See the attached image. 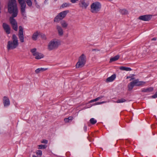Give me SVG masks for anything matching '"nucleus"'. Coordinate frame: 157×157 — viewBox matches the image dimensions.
<instances>
[{
	"instance_id": "1",
	"label": "nucleus",
	"mask_w": 157,
	"mask_h": 157,
	"mask_svg": "<svg viewBox=\"0 0 157 157\" xmlns=\"http://www.w3.org/2000/svg\"><path fill=\"white\" fill-rule=\"evenodd\" d=\"M8 11L10 14H12L13 17H17L18 10L16 0L10 1L8 5Z\"/></svg>"
},
{
	"instance_id": "2",
	"label": "nucleus",
	"mask_w": 157,
	"mask_h": 157,
	"mask_svg": "<svg viewBox=\"0 0 157 157\" xmlns=\"http://www.w3.org/2000/svg\"><path fill=\"white\" fill-rule=\"evenodd\" d=\"M19 44L18 38L15 34H13L12 36V40L8 42L7 48L8 50H13L17 48Z\"/></svg>"
},
{
	"instance_id": "3",
	"label": "nucleus",
	"mask_w": 157,
	"mask_h": 157,
	"mask_svg": "<svg viewBox=\"0 0 157 157\" xmlns=\"http://www.w3.org/2000/svg\"><path fill=\"white\" fill-rule=\"evenodd\" d=\"M61 45L60 41L57 39H54L51 40L48 43L47 49L49 51L57 49Z\"/></svg>"
},
{
	"instance_id": "4",
	"label": "nucleus",
	"mask_w": 157,
	"mask_h": 157,
	"mask_svg": "<svg viewBox=\"0 0 157 157\" xmlns=\"http://www.w3.org/2000/svg\"><path fill=\"white\" fill-rule=\"evenodd\" d=\"M69 12V11L68 10L63 11L60 12L55 17L54 21L58 23L59 21L64 18Z\"/></svg>"
},
{
	"instance_id": "5",
	"label": "nucleus",
	"mask_w": 157,
	"mask_h": 157,
	"mask_svg": "<svg viewBox=\"0 0 157 157\" xmlns=\"http://www.w3.org/2000/svg\"><path fill=\"white\" fill-rule=\"evenodd\" d=\"M86 62V56L84 54H82L79 58L78 61L76 65V68H79L83 67Z\"/></svg>"
},
{
	"instance_id": "6",
	"label": "nucleus",
	"mask_w": 157,
	"mask_h": 157,
	"mask_svg": "<svg viewBox=\"0 0 157 157\" xmlns=\"http://www.w3.org/2000/svg\"><path fill=\"white\" fill-rule=\"evenodd\" d=\"M90 7L91 11L93 13H97L100 10L101 5L99 2H95L91 5Z\"/></svg>"
},
{
	"instance_id": "7",
	"label": "nucleus",
	"mask_w": 157,
	"mask_h": 157,
	"mask_svg": "<svg viewBox=\"0 0 157 157\" xmlns=\"http://www.w3.org/2000/svg\"><path fill=\"white\" fill-rule=\"evenodd\" d=\"M31 52L33 55L35 56L36 59H39L43 58L44 56V55L40 53L36 52V49L34 48L31 50Z\"/></svg>"
},
{
	"instance_id": "8",
	"label": "nucleus",
	"mask_w": 157,
	"mask_h": 157,
	"mask_svg": "<svg viewBox=\"0 0 157 157\" xmlns=\"http://www.w3.org/2000/svg\"><path fill=\"white\" fill-rule=\"evenodd\" d=\"M18 1L20 6L21 12L22 15H24L25 13L26 4L24 0H18Z\"/></svg>"
},
{
	"instance_id": "9",
	"label": "nucleus",
	"mask_w": 157,
	"mask_h": 157,
	"mask_svg": "<svg viewBox=\"0 0 157 157\" xmlns=\"http://www.w3.org/2000/svg\"><path fill=\"white\" fill-rule=\"evenodd\" d=\"M13 17L12 16L10 17L9 21L13 28V29L15 31H17V22L16 21L14 17Z\"/></svg>"
},
{
	"instance_id": "10",
	"label": "nucleus",
	"mask_w": 157,
	"mask_h": 157,
	"mask_svg": "<svg viewBox=\"0 0 157 157\" xmlns=\"http://www.w3.org/2000/svg\"><path fill=\"white\" fill-rule=\"evenodd\" d=\"M112 115L110 114V119H109V129L110 131V136H112L113 132L114 130V125L113 124L112 120Z\"/></svg>"
},
{
	"instance_id": "11",
	"label": "nucleus",
	"mask_w": 157,
	"mask_h": 157,
	"mask_svg": "<svg viewBox=\"0 0 157 157\" xmlns=\"http://www.w3.org/2000/svg\"><path fill=\"white\" fill-rule=\"evenodd\" d=\"M18 36L20 42L21 43L24 42V37L23 35V29L22 27L20 26L19 27V31Z\"/></svg>"
},
{
	"instance_id": "12",
	"label": "nucleus",
	"mask_w": 157,
	"mask_h": 157,
	"mask_svg": "<svg viewBox=\"0 0 157 157\" xmlns=\"http://www.w3.org/2000/svg\"><path fill=\"white\" fill-rule=\"evenodd\" d=\"M152 15H146L140 16L138 19L140 20L144 21H148L150 20Z\"/></svg>"
},
{
	"instance_id": "13",
	"label": "nucleus",
	"mask_w": 157,
	"mask_h": 157,
	"mask_svg": "<svg viewBox=\"0 0 157 157\" xmlns=\"http://www.w3.org/2000/svg\"><path fill=\"white\" fill-rule=\"evenodd\" d=\"M2 27L5 31L7 34L10 33V28L9 25L6 23H3Z\"/></svg>"
},
{
	"instance_id": "14",
	"label": "nucleus",
	"mask_w": 157,
	"mask_h": 157,
	"mask_svg": "<svg viewBox=\"0 0 157 157\" xmlns=\"http://www.w3.org/2000/svg\"><path fill=\"white\" fill-rule=\"evenodd\" d=\"M56 29L59 36H62L63 35V31L62 27L59 25H56Z\"/></svg>"
},
{
	"instance_id": "15",
	"label": "nucleus",
	"mask_w": 157,
	"mask_h": 157,
	"mask_svg": "<svg viewBox=\"0 0 157 157\" xmlns=\"http://www.w3.org/2000/svg\"><path fill=\"white\" fill-rule=\"evenodd\" d=\"M3 103L4 107L9 106L10 104V101L9 99L6 96H4L3 98Z\"/></svg>"
},
{
	"instance_id": "16",
	"label": "nucleus",
	"mask_w": 157,
	"mask_h": 157,
	"mask_svg": "<svg viewBox=\"0 0 157 157\" xmlns=\"http://www.w3.org/2000/svg\"><path fill=\"white\" fill-rule=\"evenodd\" d=\"M135 85L136 86H140L144 85L145 82L143 81H140L139 79H135L133 81Z\"/></svg>"
},
{
	"instance_id": "17",
	"label": "nucleus",
	"mask_w": 157,
	"mask_h": 157,
	"mask_svg": "<svg viewBox=\"0 0 157 157\" xmlns=\"http://www.w3.org/2000/svg\"><path fill=\"white\" fill-rule=\"evenodd\" d=\"M79 5L82 8L86 9L88 6V4L86 2L85 0H81Z\"/></svg>"
},
{
	"instance_id": "18",
	"label": "nucleus",
	"mask_w": 157,
	"mask_h": 157,
	"mask_svg": "<svg viewBox=\"0 0 157 157\" xmlns=\"http://www.w3.org/2000/svg\"><path fill=\"white\" fill-rule=\"evenodd\" d=\"M40 34V32L39 31H36L32 35V38L34 40H37L38 36Z\"/></svg>"
},
{
	"instance_id": "19",
	"label": "nucleus",
	"mask_w": 157,
	"mask_h": 157,
	"mask_svg": "<svg viewBox=\"0 0 157 157\" xmlns=\"http://www.w3.org/2000/svg\"><path fill=\"white\" fill-rule=\"evenodd\" d=\"M47 69V68H37L35 71V73L37 74L39 73L43 72Z\"/></svg>"
},
{
	"instance_id": "20",
	"label": "nucleus",
	"mask_w": 157,
	"mask_h": 157,
	"mask_svg": "<svg viewBox=\"0 0 157 157\" xmlns=\"http://www.w3.org/2000/svg\"><path fill=\"white\" fill-rule=\"evenodd\" d=\"M60 24L62 27L64 28H66L68 26V24L64 20L61 21Z\"/></svg>"
},
{
	"instance_id": "21",
	"label": "nucleus",
	"mask_w": 157,
	"mask_h": 157,
	"mask_svg": "<svg viewBox=\"0 0 157 157\" xmlns=\"http://www.w3.org/2000/svg\"><path fill=\"white\" fill-rule=\"evenodd\" d=\"M120 58V56L117 55L114 57L110 59L109 62L111 63L115 61L118 60Z\"/></svg>"
},
{
	"instance_id": "22",
	"label": "nucleus",
	"mask_w": 157,
	"mask_h": 157,
	"mask_svg": "<svg viewBox=\"0 0 157 157\" xmlns=\"http://www.w3.org/2000/svg\"><path fill=\"white\" fill-rule=\"evenodd\" d=\"M134 85L135 84L133 81L130 82L128 85V90L129 91L133 89Z\"/></svg>"
},
{
	"instance_id": "23",
	"label": "nucleus",
	"mask_w": 157,
	"mask_h": 157,
	"mask_svg": "<svg viewBox=\"0 0 157 157\" xmlns=\"http://www.w3.org/2000/svg\"><path fill=\"white\" fill-rule=\"evenodd\" d=\"M153 90V88L151 87L148 88L143 89L142 90V92H152Z\"/></svg>"
},
{
	"instance_id": "24",
	"label": "nucleus",
	"mask_w": 157,
	"mask_h": 157,
	"mask_svg": "<svg viewBox=\"0 0 157 157\" xmlns=\"http://www.w3.org/2000/svg\"><path fill=\"white\" fill-rule=\"evenodd\" d=\"M116 78V75L115 74L109 77V82H112Z\"/></svg>"
},
{
	"instance_id": "25",
	"label": "nucleus",
	"mask_w": 157,
	"mask_h": 157,
	"mask_svg": "<svg viewBox=\"0 0 157 157\" xmlns=\"http://www.w3.org/2000/svg\"><path fill=\"white\" fill-rule=\"evenodd\" d=\"M120 69L121 70L125 71H131L132 69L129 67H120Z\"/></svg>"
},
{
	"instance_id": "26",
	"label": "nucleus",
	"mask_w": 157,
	"mask_h": 157,
	"mask_svg": "<svg viewBox=\"0 0 157 157\" xmlns=\"http://www.w3.org/2000/svg\"><path fill=\"white\" fill-rule=\"evenodd\" d=\"M71 6V4L68 3H63L60 6V8H63L67 7H69Z\"/></svg>"
},
{
	"instance_id": "27",
	"label": "nucleus",
	"mask_w": 157,
	"mask_h": 157,
	"mask_svg": "<svg viewBox=\"0 0 157 157\" xmlns=\"http://www.w3.org/2000/svg\"><path fill=\"white\" fill-rule=\"evenodd\" d=\"M120 12L122 15H126L128 14V11L126 9L121 10L120 11Z\"/></svg>"
},
{
	"instance_id": "28",
	"label": "nucleus",
	"mask_w": 157,
	"mask_h": 157,
	"mask_svg": "<svg viewBox=\"0 0 157 157\" xmlns=\"http://www.w3.org/2000/svg\"><path fill=\"white\" fill-rule=\"evenodd\" d=\"M90 121V123L92 124H94L97 123V121L94 118H91Z\"/></svg>"
},
{
	"instance_id": "29",
	"label": "nucleus",
	"mask_w": 157,
	"mask_h": 157,
	"mask_svg": "<svg viewBox=\"0 0 157 157\" xmlns=\"http://www.w3.org/2000/svg\"><path fill=\"white\" fill-rule=\"evenodd\" d=\"M73 119V117H69L68 118L64 119V121L66 123H68L70 121H71Z\"/></svg>"
},
{
	"instance_id": "30",
	"label": "nucleus",
	"mask_w": 157,
	"mask_h": 157,
	"mask_svg": "<svg viewBox=\"0 0 157 157\" xmlns=\"http://www.w3.org/2000/svg\"><path fill=\"white\" fill-rule=\"evenodd\" d=\"M26 3L29 7H31L32 5V2L31 0H25Z\"/></svg>"
},
{
	"instance_id": "31",
	"label": "nucleus",
	"mask_w": 157,
	"mask_h": 157,
	"mask_svg": "<svg viewBox=\"0 0 157 157\" xmlns=\"http://www.w3.org/2000/svg\"><path fill=\"white\" fill-rule=\"evenodd\" d=\"M126 101L125 99L124 98H121L120 99H118L117 101L116 102L117 103H121L125 102Z\"/></svg>"
},
{
	"instance_id": "32",
	"label": "nucleus",
	"mask_w": 157,
	"mask_h": 157,
	"mask_svg": "<svg viewBox=\"0 0 157 157\" xmlns=\"http://www.w3.org/2000/svg\"><path fill=\"white\" fill-rule=\"evenodd\" d=\"M39 35L41 37L42 39L44 40H45L46 39V36L44 34L41 33L40 32Z\"/></svg>"
},
{
	"instance_id": "33",
	"label": "nucleus",
	"mask_w": 157,
	"mask_h": 157,
	"mask_svg": "<svg viewBox=\"0 0 157 157\" xmlns=\"http://www.w3.org/2000/svg\"><path fill=\"white\" fill-rule=\"evenodd\" d=\"M36 154L37 155H39L40 157L42 155V151L40 150H37L36 152Z\"/></svg>"
},
{
	"instance_id": "34",
	"label": "nucleus",
	"mask_w": 157,
	"mask_h": 157,
	"mask_svg": "<svg viewBox=\"0 0 157 157\" xmlns=\"http://www.w3.org/2000/svg\"><path fill=\"white\" fill-rule=\"evenodd\" d=\"M38 146L39 148L40 149L45 148L47 147L45 145H40Z\"/></svg>"
},
{
	"instance_id": "35",
	"label": "nucleus",
	"mask_w": 157,
	"mask_h": 157,
	"mask_svg": "<svg viewBox=\"0 0 157 157\" xmlns=\"http://www.w3.org/2000/svg\"><path fill=\"white\" fill-rule=\"evenodd\" d=\"M34 2L35 4V5L36 6V7L37 8H40V6L39 5H38L36 0H34Z\"/></svg>"
},
{
	"instance_id": "36",
	"label": "nucleus",
	"mask_w": 157,
	"mask_h": 157,
	"mask_svg": "<svg viewBox=\"0 0 157 157\" xmlns=\"http://www.w3.org/2000/svg\"><path fill=\"white\" fill-rule=\"evenodd\" d=\"M105 102V101H102V102H96V103H95L94 104V105H100V104H101L102 103H104Z\"/></svg>"
},
{
	"instance_id": "37",
	"label": "nucleus",
	"mask_w": 157,
	"mask_h": 157,
	"mask_svg": "<svg viewBox=\"0 0 157 157\" xmlns=\"http://www.w3.org/2000/svg\"><path fill=\"white\" fill-rule=\"evenodd\" d=\"M151 98H157V91L156 92L154 95L151 96Z\"/></svg>"
},
{
	"instance_id": "38",
	"label": "nucleus",
	"mask_w": 157,
	"mask_h": 157,
	"mask_svg": "<svg viewBox=\"0 0 157 157\" xmlns=\"http://www.w3.org/2000/svg\"><path fill=\"white\" fill-rule=\"evenodd\" d=\"M48 142V141L46 140H43L41 142L42 143L46 144H47Z\"/></svg>"
},
{
	"instance_id": "39",
	"label": "nucleus",
	"mask_w": 157,
	"mask_h": 157,
	"mask_svg": "<svg viewBox=\"0 0 157 157\" xmlns=\"http://www.w3.org/2000/svg\"><path fill=\"white\" fill-rule=\"evenodd\" d=\"M95 101H96V99H94L91 100H90V101L89 102V103H92V102H95Z\"/></svg>"
},
{
	"instance_id": "40",
	"label": "nucleus",
	"mask_w": 157,
	"mask_h": 157,
	"mask_svg": "<svg viewBox=\"0 0 157 157\" xmlns=\"http://www.w3.org/2000/svg\"><path fill=\"white\" fill-rule=\"evenodd\" d=\"M78 0H71V2L72 3H75Z\"/></svg>"
},
{
	"instance_id": "41",
	"label": "nucleus",
	"mask_w": 157,
	"mask_h": 157,
	"mask_svg": "<svg viewBox=\"0 0 157 157\" xmlns=\"http://www.w3.org/2000/svg\"><path fill=\"white\" fill-rule=\"evenodd\" d=\"M101 98H102V97H98L96 98H95L96 101H98L99 99H100Z\"/></svg>"
},
{
	"instance_id": "42",
	"label": "nucleus",
	"mask_w": 157,
	"mask_h": 157,
	"mask_svg": "<svg viewBox=\"0 0 157 157\" xmlns=\"http://www.w3.org/2000/svg\"><path fill=\"white\" fill-rule=\"evenodd\" d=\"M156 40V38H154L151 39V40L155 41V40Z\"/></svg>"
},
{
	"instance_id": "43",
	"label": "nucleus",
	"mask_w": 157,
	"mask_h": 157,
	"mask_svg": "<svg viewBox=\"0 0 157 157\" xmlns=\"http://www.w3.org/2000/svg\"><path fill=\"white\" fill-rule=\"evenodd\" d=\"M132 77V76H128L126 78L128 79L129 78H131Z\"/></svg>"
},
{
	"instance_id": "44",
	"label": "nucleus",
	"mask_w": 157,
	"mask_h": 157,
	"mask_svg": "<svg viewBox=\"0 0 157 157\" xmlns=\"http://www.w3.org/2000/svg\"><path fill=\"white\" fill-rule=\"evenodd\" d=\"M132 80H135V78H132L130 79V81H131Z\"/></svg>"
},
{
	"instance_id": "45",
	"label": "nucleus",
	"mask_w": 157,
	"mask_h": 157,
	"mask_svg": "<svg viewBox=\"0 0 157 157\" xmlns=\"http://www.w3.org/2000/svg\"><path fill=\"white\" fill-rule=\"evenodd\" d=\"M48 1V0H45V1L44 2V3H45V4Z\"/></svg>"
},
{
	"instance_id": "46",
	"label": "nucleus",
	"mask_w": 157,
	"mask_h": 157,
	"mask_svg": "<svg viewBox=\"0 0 157 157\" xmlns=\"http://www.w3.org/2000/svg\"><path fill=\"white\" fill-rule=\"evenodd\" d=\"M106 82H108V78H107L106 79Z\"/></svg>"
},
{
	"instance_id": "47",
	"label": "nucleus",
	"mask_w": 157,
	"mask_h": 157,
	"mask_svg": "<svg viewBox=\"0 0 157 157\" xmlns=\"http://www.w3.org/2000/svg\"><path fill=\"white\" fill-rule=\"evenodd\" d=\"M33 157H37L35 155H33Z\"/></svg>"
},
{
	"instance_id": "48",
	"label": "nucleus",
	"mask_w": 157,
	"mask_h": 157,
	"mask_svg": "<svg viewBox=\"0 0 157 157\" xmlns=\"http://www.w3.org/2000/svg\"><path fill=\"white\" fill-rule=\"evenodd\" d=\"M93 50H95V51H98V50H97V49H93Z\"/></svg>"
},
{
	"instance_id": "49",
	"label": "nucleus",
	"mask_w": 157,
	"mask_h": 157,
	"mask_svg": "<svg viewBox=\"0 0 157 157\" xmlns=\"http://www.w3.org/2000/svg\"><path fill=\"white\" fill-rule=\"evenodd\" d=\"M134 76V75H132V76Z\"/></svg>"
},
{
	"instance_id": "50",
	"label": "nucleus",
	"mask_w": 157,
	"mask_h": 157,
	"mask_svg": "<svg viewBox=\"0 0 157 157\" xmlns=\"http://www.w3.org/2000/svg\"><path fill=\"white\" fill-rule=\"evenodd\" d=\"M57 0H55V1H56Z\"/></svg>"
}]
</instances>
